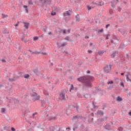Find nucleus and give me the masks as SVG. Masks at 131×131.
<instances>
[{"label":"nucleus","mask_w":131,"mask_h":131,"mask_svg":"<svg viewBox=\"0 0 131 131\" xmlns=\"http://www.w3.org/2000/svg\"><path fill=\"white\" fill-rule=\"evenodd\" d=\"M93 80V77L88 76H82L77 79L78 81L81 82L84 86L88 88H92V83L91 81Z\"/></svg>","instance_id":"1"},{"label":"nucleus","mask_w":131,"mask_h":131,"mask_svg":"<svg viewBox=\"0 0 131 131\" xmlns=\"http://www.w3.org/2000/svg\"><path fill=\"white\" fill-rule=\"evenodd\" d=\"M31 96L32 98V101L33 102H35V101H39L40 99V95L37 94V93L33 92V94H31Z\"/></svg>","instance_id":"2"},{"label":"nucleus","mask_w":131,"mask_h":131,"mask_svg":"<svg viewBox=\"0 0 131 131\" xmlns=\"http://www.w3.org/2000/svg\"><path fill=\"white\" fill-rule=\"evenodd\" d=\"M72 119V120H78V119H85V120H86V118L83 117L81 114H78L73 116Z\"/></svg>","instance_id":"3"},{"label":"nucleus","mask_w":131,"mask_h":131,"mask_svg":"<svg viewBox=\"0 0 131 131\" xmlns=\"http://www.w3.org/2000/svg\"><path fill=\"white\" fill-rule=\"evenodd\" d=\"M41 2L40 6L45 7V5L48 6V5H50L51 3H52V0H44L42 2V0H40Z\"/></svg>","instance_id":"4"},{"label":"nucleus","mask_w":131,"mask_h":131,"mask_svg":"<svg viewBox=\"0 0 131 131\" xmlns=\"http://www.w3.org/2000/svg\"><path fill=\"white\" fill-rule=\"evenodd\" d=\"M112 68V66L111 64H107L104 67L103 70L106 73H110V71Z\"/></svg>","instance_id":"5"},{"label":"nucleus","mask_w":131,"mask_h":131,"mask_svg":"<svg viewBox=\"0 0 131 131\" xmlns=\"http://www.w3.org/2000/svg\"><path fill=\"white\" fill-rule=\"evenodd\" d=\"M61 128L60 126L56 125L55 126H51L50 127V131H60Z\"/></svg>","instance_id":"6"},{"label":"nucleus","mask_w":131,"mask_h":131,"mask_svg":"<svg viewBox=\"0 0 131 131\" xmlns=\"http://www.w3.org/2000/svg\"><path fill=\"white\" fill-rule=\"evenodd\" d=\"M104 128L107 130H111V129H112V127L111 126L110 124H106L104 126Z\"/></svg>","instance_id":"7"},{"label":"nucleus","mask_w":131,"mask_h":131,"mask_svg":"<svg viewBox=\"0 0 131 131\" xmlns=\"http://www.w3.org/2000/svg\"><path fill=\"white\" fill-rule=\"evenodd\" d=\"M86 120H88V122H89V123H92V122H93V120H94V118H92L90 115H89L88 118H86Z\"/></svg>","instance_id":"8"},{"label":"nucleus","mask_w":131,"mask_h":131,"mask_svg":"<svg viewBox=\"0 0 131 131\" xmlns=\"http://www.w3.org/2000/svg\"><path fill=\"white\" fill-rule=\"evenodd\" d=\"M119 31L122 34L123 36H125V35H126V31H125V29H121L119 30Z\"/></svg>","instance_id":"9"},{"label":"nucleus","mask_w":131,"mask_h":131,"mask_svg":"<svg viewBox=\"0 0 131 131\" xmlns=\"http://www.w3.org/2000/svg\"><path fill=\"white\" fill-rule=\"evenodd\" d=\"M126 35L127 36V39L131 40V31H128L126 33Z\"/></svg>","instance_id":"10"},{"label":"nucleus","mask_w":131,"mask_h":131,"mask_svg":"<svg viewBox=\"0 0 131 131\" xmlns=\"http://www.w3.org/2000/svg\"><path fill=\"white\" fill-rule=\"evenodd\" d=\"M32 70L33 72H34V73L36 74V75H39V72H38V70L33 69Z\"/></svg>","instance_id":"11"},{"label":"nucleus","mask_w":131,"mask_h":131,"mask_svg":"<svg viewBox=\"0 0 131 131\" xmlns=\"http://www.w3.org/2000/svg\"><path fill=\"white\" fill-rule=\"evenodd\" d=\"M106 120H107V117H104L103 118L101 119V120H98V121L100 122V123H102V122L103 121H106Z\"/></svg>","instance_id":"12"},{"label":"nucleus","mask_w":131,"mask_h":131,"mask_svg":"<svg viewBox=\"0 0 131 131\" xmlns=\"http://www.w3.org/2000/svg\"><path fill=\"white\" fill-rule=\"evenodd\" d=\"M126 47V45L125 44H124V43H121L119 46V49H124L125 47Z\"/></svg>","instance_id":"13"},{"label":"nucleus","mask_w":131,"mask_h":131,"mask_svg":"<svg viewBox=\"0 0 131 131\" xmlns=\"http://www.w3.org/2000/svg\"><path fill=\"white\" fill-rule=\"evenodd\" d=\"M117 55H118V53L117 52H115L113 53L111 56L112 58H115V57H116V56H117Z\"/></svg>","instance_id":"14"},{"label":"nucleus","mask_w":131,"mask_h":131,"mask_svg":"<svg viewBox=\"0 0 131 131\" xmlns=\"http://www.w3.org/2000/svg\"><path fill=\"white\" fill-rule=\"evenodd\" d=\"M24 27H25L26 29H28V28L29 27L30 24L29 23H25L24 22Z\"/></svg>","instance_id":"15"},{"label":"nucleus","mask_w":131,"mask_h":131,"mask_svg":"<svg viewBox=\"0 0 131 131\" xmlns=\"http://www.w3.org/2000/svg\"><path fill=\"white\" fill-rule=\"evenodd\" d=\"M94 4L97 5V6H103L104 5L103 2H96V3H94Z\"/></svg>","instance_id":"16"},{"label":"nucleus","mask_w":131,"mask_h":131,"mask_svg":"<svg viewBox=\"0 0 131 131\" xmlns=\"http://www.w3.org/2000/svg\"><path fill=\"white\" fill-rule=\"evenodd\" d=\"M60 98H61L62 100H65L66 97H65V94L64 93H62L60 95Z\"/></svg>","instance_id":"17"},{"label":"nucleus","mask_w":131,"mask_h":131,"mask_svg":"<svg viewBox=\"0 0 131 131\" xmlns=\"http://www.w3.org/2000/svg\"><path fill=\"white\" fill-rule=\"evenodd\" d=\"M24 9H25L26 12L28 13V11H29V9H28V7L27 5H24Z\"/></svg>","instance_id":"18"},{"label":"nucleus","mask_w":131,"mask_h":131,"mask_svg":"<svg viewBox=\"0 0 131 131\" xmlns=\"http://www.w3.org/2000/svg\"><path fill=\"white\" fill-rule=\"evenodd\" d=\"M75 19H76V22H79V20H80V18H79V15L78 14L76 15Z\"/></svg>","instance_id":"19"},{"label":"nucleus","mask_w":131,"mask_h":131,"mask_svg":"<svg viewBox=\"0 0 131 131\" xmlns=\"http://www.w3.org/2000/svg\"><path fill=\"white\" fill-rule=\"evenodd\" d=\"M29 52H30V53H31L32 54H37L38 55H39V54H40V52H38V51L32 52V51H31V50H29Z\"/></svg>","instance_id":"20"},{"label":"nucleus","mask_w":131,"mask_h":131,"mask_svg":"<svg viewBox=\"0 0 131 131\" xmlns=\"http://www.w3.org/2000/svg\"><path fill=\"white\" fill-rule=\"evenodd\" d=\"M63 16L66 17V16H70V13L69 11H66L65 13H63Z\"/></svg>","instance_id":"21"},{"label":"nucleus","mask_w":131,"mask_h":131,"mask_svg":"<svg viewBox=\"0 0 131 131\" xmlns=\"http://www.w3.org/2000/svg\"><path fill=\"white\" fill-rule=\"evenodd\" d=\"M104 53H105V50H102V51H100L98 52V54L100 56H102V54H104Z\"/></svg>","instance_id":"22"},{"label":"nucleus","mask_w":131,"mask_h":131,"mask_svg":"<svg viewBox=\"0 0 131 131\" xmlns=\"http://www.w3.org/2000/svg\"><path fill=\"white\" fill-rule=\"evenodd\" d=\"M97 113L99 114V115H104V112L102 111H98Z\"/></svg>","instance_id":"23"},{"label":"nucleus","mask_w":131,"mask_h":131,"mask_svg":"<svg viewBox=\"0 0 131 131\" xmlns=\"http://www.w3.org/2000/svg\"><path fill=\"white\" fill-rule=\"evenodd\" d=\"M30 76V75H29V74H27L24 75V78H26L27 79H28V78H29Z\"/></svg>","instance_id":"24"},{"label":"nucleus","mask_w":131,"mask_h":131,"mask_svg":"<svg viewBox=\"0 0 131 131\" xmlns=\"http://www.w3.org/2000/svg\"><path fill=\"white\" fill-rule=\"evenodd\" d=\"M78 128V126H77L76 124L74 125V127H73V130L75 131V129Z\"/></svg>","instance_id":"25"},{"label":"nucleus","mask_w":131,"mask_h":131,"mask_svg":"<svg viewBox=\"0 0 131 131\" xmlns=\"http://www.w3.org/2000/svg\"><path fill=\"white\" fill-rule=\"evenodd\" d=\"M117 101H118L119 102H121V101H122V98H121V97H117V99H116Z\"/></svg>","instance_id":"26"},{"label":"nucleus","mask_w":131,"mask_h":131,"mask_svg":"<svg viewBox=\"0 0 131 131\" xmlns=\"http://www.w3.org/2000/svg\"><path fill=\"white\" fill-rule=\"evenodd\" d=\"M74 90V86H73V84H71V88L70 90V92H71V91H73Z\"/></svg>","instance_id":"27"},{"label":"nucleus","mask_w":131,"mask_h":131,"mask_svg":"<svg viewBox=\"0 0 131 131\" xmlns=\"http://www.w3.org/2000/svg\"><path fill=\"white\" fill-rule=\"evenodd\" d=\"M8 80L10 81V82H13V81H15V79L14 78H8Z\"/></svg>","instance_id":"28"},{"label":"nucleus","mask_w":131,"mask_h":131,"mask_svg":"<svg viewBox=\"0 0 131 131\" xmlns=\"http://www.w3.org/2000/svg\"><path fill=\"white\" fill-rule=\"evenodd\" d=\"M111 42L112 43H113V45H116V42H115V39H114V40L111 39Z\"/></svg>","instance_id":"29"},{"label":"nucleus","mask_w":131,"mask_h":131,"mask_svg":"<svg viewBox=\"0 0 131 131\" xmlns=\"http://www.w3.org/2000/svg\"><path fill=\"white\" fill-rule=\"evenodd\" d=\"M1 112L2 113H5L6 112V109L5 108H2Z\"/></svg>","instance_id":"30"},{"label":"nucleus","mask_w":131,"mask_h":131,"mask_svg":"<svg viewBox=\"0 0 131 131\" xmlns=\"http://www.w3.org/2000/svg\"><path fill=\"white\" fill-rule=\"evenodd\" d=\"M38 39V37H37V36H35V37H34V38H33V40H34V41L37 40Z\"/></svg>","instance_id":"31"},{"label":"nucleus","mask_w":131,"mask_h":131,"mask_svg":"<svg viewBox=\"0 0 131 131\" xmlns=\"http://www.w3.org/2000/svg\"><path fill=\"white\" fill-rule=\"evenodd\" d=\"M74 107L76 108V110L77 112H78V110H79V106L77 105L76 106H75Z\"/></svg>","instance_id":"32"},{"label":"nucleus","mask_w":131,"mask_h":131,"mask_svg":"<svg viewBox=\"0 0 131 131\" xmlns=\"http://www.w3.org/2000/svg\"><path fill=\"white\" fill-rule=\"evenodd\" d=\"M3 33L4 34H8V30H5L4 31H3Z\"/></svg>","instance_id":"33"},{"label":"nucleus","mask_w":131,"mask_h":131,"mask_svg":"<svg viewBox=\"0 0 131 131\" xmlns=\"http://www.w3.org/2000/svg\"><path fill=\"white\" fill-rule=\"evenodd\" d=\"M9 128V127L7 126L4 127V129H5V130H8Z\"/></svg>","instance_id":"34"},{"label":"nucleus","mask_w":131,"mask_h":131,"mask_svg":"<svg viewBox=\"0 0 131 131\" xmlns=\"http://www.w3.org/2000/svg\"><path fill=\"white\" fill-rule=\"evenodd\" d=\"M46 103V101H45L44 100H42L41 102V106L42 107H43V104Z\"/></svg>","instance_id":"35"},{"label":"nucleus","mask_w":131,"mask_h":131,"mask_svg":"<svg viewBox=\"0 0 131 131\" xmlns=\"http://www.w3.org/2000/svg\"><path fill=\"white\" fill-rule=\"evenodd\" d=\"M126 79L127 81H130L131 82V79H129V78L128 77V75L126 76Z\"/></svg>","instance_id":"36"},{"label":"nucleus","mask_w":131,"mask_h":131,"mask_svg":"<svg viewBox=\"0 0 131 131\" xmlns=\"http://www.w3.org/2000/svg\"><path fill=\"white\" fill-rule=\"evenodd\" d=\"M103 29H100L98 31V33H102V32H103Z\"/></svg>","instance_id":"37"},{"label":"nucleus","mask_w":131,"mask_h":131,"mask_svg":"<svg viewBox=\"0 0 131 131\" xmlns=\"http://www.w3.org/2000/svg\"><path fill=\"white\" fill-rule=\"evenodd\" d=\"M111 7H112V8H113V9H114V8H115V5H114V4H113V2H111Z\"/></svg>","instance_id":"38"},{"label":"nucleus","mask_w":131,"mask_h":131,"mask_svg":"<svg viewBox=\"0 0 131 131\" xmlns=\"http://www.w3.org/2000/svg\"><path fill=\"white\" fill-rule=\"evenodd\" d=\"M28 4H29V5H33V3H32V0L29 1Z\"/></svg>","instance_id":"39"},{"label":"nucleus","mask_w":131,"mask_h":131,"mask_svg":"<svg viewBox=\"0 0 131 131\" xmlns=\"http://www.w3.org/2000/svg\"><path fill=\"white\" fill-rule=\"evenodd\" d=\"M126 58L127 60H129V55L128 54H126Z\"/></svg>","instance_id":"40"},{"label":"nucleus","mask_w":131,"mask_h":131,"mask_svg":"<svg viewBox=\"0 0 131 131\" xmlns=\"http://www.w3.org/2000/svg\"><path fill=\"white\" fill-rule=\"evenodd\" d=\"M19 23H20V22L19 21H17V24L14 25L15 27H18Z\"/></svg>","instance_id":"41"},{"label":"nucleus","mask_w":131,"mask_h":131,"mask_svg":"<svg viewBox=\"0 0 131 131\" xmlns=\"http://www.w3.org/2000/svg\"><path fill=\"white\" fill-rule=\"evenodd\" d=\"M113 83H114L113 81H108V82H107V84H113Z\"/></svg>","instance_id":"42"},{"label":"nucleus","mask_w":131,"mask_h":131,"mask_svg":"<svg viewBox=\"0 0 131 131\" xmlns=\"http://www.w3.org/2000/svg\"><path fill=\"white\" fill-rule=\"evenodd\" d=\"M55 15H56V12H54V11H52V12H51V15H52V16H55Z\"/></svg>","instance_id":"43"},{"label":"nucleus","mask_w":131,"mask_h":131,"mask_svg":"<svg viewBox=\"0 0 131 131\" xmlns=\"http://www.w3.org/2000/svg\"><path fill=\"white\" fill-rule=\"evenodd\" d=\"M87 7H88L89 11H90V10H92V9H93V7H92L90 6H88Z\"/></svg>","instance_id":"44"},{"label":"nucleus","mask_w":131,"mask_h":131,"mask_svg":"<svg viewBox=\"0 0 131 131\" xmlns=\"http://www.w3.org/2000/svg\"><path fill=\"white\" fill-rule=\"evenodd\" d=\"M93 108H98V106L95 105L94 102H93Z\"/></svg>","instance_id":"45"},{"label":"nucleus","mask_w":131,"mask_h":131,"mask_svg":"<svg viewBox=\"0 0 131 131\" xmlns=\"http://www.w3.org/2000/svg\"><path fill=\"white\" fill-rule=\"evenodd\" d=\"M120 85H121V86H123V88L124 86V83L123 82H121L120 83Z\"/></svg>","instance_id":"46"},{"label":"nucleus","mask_w":131,"mask_h":131,"mask_svg":"<svg viewBox=\"0 0 131 131\" xmlns=\"http://www.w3.org/2000/svg\"><path fill=\"white\" fill-rule=\"evenodd\" d=\"M65 46H66V43H62L60 47H65Z\"/></svg>","instance_id":"47"},{"label":"nucleus","mask_w":131,"mask_h":131,"mask_svg":"<svg viewBox=\"0 0 131 131\" xmlns=\"http://www.w3.org/2000/svg\"><path fill=\"white\" fill-rule=\"evenodd\" d=\"M70 38V37H65L64 38V39L66 40H69V39Z\"/></svg>","instance_id":"48"},{"label":"nucleus","mask_w":131,"mask_h":131,"mask_svg":"<svg viewBox=\"0 0 131 131\" xmlns=\"http://www.w3.org/2000/svg\"><path fill=\"white\" fill-rule=\"evenodd\" d=\"M25 38V36H24V35L21 36V40H24Z\"/></svg>","instance_id":"49"},{"label":"nucleus","mask_w":131,"mask_h":131,"mask_svg":"<svg viewBox=\"0 0 131 131\" xmlns=\"http://www.w3.org/2000/svg\"><path fill=\"white\" fill-rule=\"evenodd\" d=\"M110 26V24H108L106 25L105 28H108V27H109Z\"/></svg>","instance_id":"50"},{"label":"nucleus","mask_w":131,"mask_h":131,"mask_svg":"<svg viewBox=\"0 0 131 131\" xmlns=\"http://www.w3.org/2000/svg\"><path fill=\"white\" fill-rule=\"evenodd\" d=\"M112 114L114 115V114H115L116 112L114 110H112Z\"/></svg>","instance_id":"51"},{"label":"nucleus","mask_w":131,"mask_h":131,"mask_svg":"<svg viewBox=\"0 0 131 131\" xmlns=\"http://www.w3.org/2000/svg\"><path fill=\"white\" fill-rule=\"evenodd\" d=\"M63 54H64L65 56H66V55H67V54H68V52H67L66 51H64Z\"/></svg>","instance_id":"52"},{"label":"nucleus","mask_w":131,"mask_h":131,"mask_svg":"<svg viewBox=\"0 0 131 131\" xmlns=\"http://www.w3.org/2000/svg\"><path fill=\"white\" fill-rule=\"evenodd\" d=\"M11 130H12V131H16V129H15V128H14V127H12L11 128Z\"/></svg>","instance_id":"53"},{"label":"nucleus","mask_w":131,"mask_h":131,"mask_svg":"<svg viewBox=\"0 0 131 131\" xmlns=\"http://www.w3.org/2000/svg\"><path fill=\"white\" fill-rule=\"evenodd\" d=\"M28 39H26L25 41H24V42L25 43H27V41H28Z\"/></svg>","instance_id":"54"},{"label":"nucleus","mask_w":131,"mask_h":131,"mask_svg":"<svg viewBox=\"0 0 131 131\" xmlns=\"http://www.w3.org/2000/svg\"><path fill=\"white\" fill-rule=\"evenodd\" d=\"M88 53H89V54H92V53H93V51H92V50H89V51H88Z\"/></svg>","instance_id":"55"},{"label":"nucleus","mask_w":131,"mask_h":131,"mask_svg":"<svg viewBox=\"0 0 131 131\" xmlns=\"http://www.w3.org/2000/svg\"><path fill=\"white\" fill-rule=\"evenodd\" d=\"M3 63H6V60L5 59H2Z\"/></svg>","instance_id":"56"},{"label":"nucleus","mask_w":131,"mask_h":131,"mask_svg":"<svg viewBox=\"0 0 131 131\" xmlns=\"http://www.w3.org/2000/svg\"><path fill=\"white\" fill-rule=\"evenodd\" d=\"M3 18H5V17H6L7 15L6 14H2Z\"/></svg>","instance_id":"57"},{"label":"nucleus","mask_w":131,"mask_h":131,"mask_svg":"<svg viewBox=\"0 0 131 131\" xmlns=\"http://www.w3.org/2000/svg\"><path fill=\"white\" fill-rule=\"evenodd\" d=\"M62 31L63 32V33H66V30H62Z\"/></svg>","instance_id":"58"},{"label":"nucleus","mask_w":131,"mask_h":131,"mask_svg":"<svg viewBox=\"0 0 131 131\" xmlns=\"http://www.w3.org/2000/svg\"><path fill=\"white\" fill-rule=\"evenodd\" d=\"M85 38L86 39H88V38H90V37L89 36H85Z\"/></svg>","instance_id":"59"},{"label":"nucleus","mask_w":131,"mask_h":131,"mask_svg":"<svg viewBox=\"0 0 131 131\" xmlns=\"http://www.w3.org/2000/svg\"><path fill=\"white\" fill-rule=\"evenodd\" d=\"M4 87V85L0 84V90L2 89V88Z\"/></svg>","instance_id":"60"},{"label":"nucleus","mask_w":131,"mask_h":131,"mask_svg":"<svg viewBox=\"0 0 131 131\" xmlns=\"http://www.w3.org/2000/svg\"><path fill=\"white\" fill-rule=\"evenodd\" d=\"M48 34H49V35H52V34H53V33H52V32H50L48 33Z\"/></svg>","instance_id":"61"},{"label":"nucleus","mask_w":131,"mask_h":131,"mask_svg":"<svg viewBox=\"0 0 131 131\" xmlns=\"http://www.w3.org/2000/svg\"><path fill=\"white\" fill-rule=\"evenodd\" d=\"M91 116H93V117L95 116V115L94 114V113H92L91 114Z\"/></svg>","instance_id":"62"},{"label":"nucleus","mask_w":131,"mask_h":131,"mask_svg":"<svg viewBox=\"0 0 131 131\" xmlns=\"http://www.w3.org/2000/svg\"><path fill=\"white\" fill-rule=\"evenodd\" d=\"M35 115H36V113H35L33 114V117L34 118V116H35Z\"/></svg>","instance_id":"63"},{"label":"nucleus","mask_w":131,"mask_h":131,"mask_svg":"<svg viewBox=\"0 0 131 131\" xmlns=\"http://www.w3.org/2000/svg\"><path fill=\"white\" fill-rule=\"evenodd\" d=\"M128 115H129V116H131V112H129L128 113Z\"/></svg>","instance_id":"64"}]
</instances>
